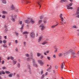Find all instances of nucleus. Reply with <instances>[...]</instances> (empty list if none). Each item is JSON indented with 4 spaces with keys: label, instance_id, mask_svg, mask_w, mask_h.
I'll list each match as a JSON object with an SVG mask.
<instances>
[{
    "label": "nucleus",
    "instance_id": "55",
    "mask_svg": "<svg viewBox=\"0 0 79 79\" xmlns=\"http://www.w3.org/2000/svg\"><path fill=\"white\" fill-rule=\"evenodd\" d=\"M58 51V50L57 49H56L54 51L55 53H56Z\"/></svg>",
    "mask_w": 79,
    "mask_h": 79
},
{
    "label": "nucleus",
    "instance_id": "39",
    "mask_svg": "<svg viewBox=\"0 0 79 79\" xmlns=\"http://www.w3.org/2000/svg\"><path fill=\"white\" fill-rule=\"evenodd\" d=\"M50 69H51V68H50V67H49V68L48 69H47V71H50Z\"/></svg>",
    "mask_w": 79,
    "mask_h": 79
},
{
    "label": "nucleus",
    "instance_id": "20",
    "mask_svg": "<svg viewBox=\"0 0 79 79\" xmlns=\"http://www.w3.org/2000/svg\"><path fill=\"white\" fill-rule=\"evenodd\" d=\"M2 14L5 15V14H7V12L3 10L2 11Z\"/></svg>",
    "mask_w": 79,
    "mask_h": 79
},
{
    "label": "nucleus",
    "instance_id": "62",
    "mask_svg": "<svg viewBox=\"0 0 79 79\" xmlns=\"http://www.w3.org/2000/svg\"><path fill=\"white\" fill-rule=\"evenodd\" d=\"M73 28H76V26L74 25L73 26Z\"/></svg>",
    "mask_w": 79,
    "mask_h": 79
},
{
    "label": "nucleus",
    "instance_id": "2",
    "mask_svg": "<svg viewBox=\"0 0 79 79\" xmlns=\"http://www.w3.org/2000/svg\"><path fill=\"white\" fill-rule=\"evenodd\" d=\"M40 27L41 31H44L45 29V25L44 24L40 25Z\"/></svg>",
    "mask_w": 79,
    "mask_h": 79
},
{
    "label": "nucleus",
    "instance_id": "52",
    "mask_svg": "<svg viewBox=\"0 0 79 79\" xmlns=\"http://www.w3.org/2000/svg\"><path fill=\"white\" fill-rule=\"evenodd\" d=\"M2 69H6V67H2Z\"/></svg>",
    "mask_w": 79,
    "mask_h": 79
},
{
    "label": "nucleus",
    "instance_id": "31",
    "mask_svg": "<svg viewBox=\"0 0 79 79\" xmlns=\"http://www.w3.org/2000/svg\"><path fill=\"white\" fill-rule=\"evenodd\" d=\"M63 56V54L62 53H59V57H61V56Z\"/></svg>",
    "mask_w": 79,
    "mask_h": 79
},
{
    "label": "nucleus",
    "instance_id": "41",
    "mask_svg": "<svg viewBox=\"0 0 79 79\" xmlns=\"http://www.w3.org/2000/svg\"><path fill=\"white\" fill-rule=\"evenodd\" d=\"M44 18V16H41L40 17V19H42Z\"/></svg>",
    "mask_w": 79,
    "mask_h": 79
},
{
    "label": "nucleus",
    "instance_id": "25",
    "mask_svg": "<svg viewBox=\"0 0 79 79\" xmlns=\"http://www.w3.org/2000/svg\"><path fill=\"white\" fill-rule=\"evenodd\" d=\"M32 63H33H33H35V59L32 58Z\"/></svg>",
    "mask_w": 79,
    "mask_h": 79
},
{
    "label": "nucleus",
    "instance_id": "1",
    "mask_svg": "<svg viewBox=\"0 0 79 79\" xmlns=\"http://www.w3.org/2000/svg\"><path fill=\"white\" fill-rule=\"evenodd\" d=\"M74 49H73V50L72 49H70L67 52L64 53V55H66V54H68V53H71V52H72V54H75V53H76L75 52H74Z\"/></svg>",
    "mask_w": 79,
    "mask_h": 79
},
{
    "label": "nucleus",
    "instance_id": "64",
    "mask_svg": "<svg viewBox=\"0 0 79 79\" xmlns=\"http://www.w3.org/2000/svg\"><path fill=\"white\" fill-rule=\"evenodd\" d=\"M76 18H79V15L76 16Z\"/></svg>",
    "mask_w": 79,
    "mask_h": 79
},
{
    "label": "nucleus",
    "instance_id": "51",
    "mask_svg": "<svg viewBox=\"0 0 79 79\" xmlns=\"http://www.w3.org/2000/svg\"><path fill=\"white\" fill-rule=\"evenodd\" d=\"M44 58V56L43 55L41 56H40L41 59H42V58Z\"/></svg>",
    "mask_w": 79,
    "mask_h": 79
},
{
    "label": "nucleus",
    "instance_id": "3",
    "mask_svg": "<svg viewBox=\"0 0 79 79\" xmlns=\"http://www.w3.org/2000/svg\"><path fill=\"white\" fill-rule=\"evenodd\" d=\"M38 63L40 64L41 66H43L44 64V63L43 62L42 60H38Z\"/></svg>",
    "mask_w": 79,
    "mask_h": 79
},
{
    "label": "nucleus",
    "instance_id": "49",
    "mask_svg": "<svg viewBox=\"0 0 79 79\" xmlns=\"http://www.w3.org/2000/svg\"><path fill=\"white\" fill-rule=\"evenodd\" d=\"M55 68L56 69H58V66L56 65L55 67Z\"/></svg>",
    "mask_w": 79,
    "mask_h": 79
},
{
    "label": "nucleus",
    "instance_id": "23",
    "mask_svg": "<svg viewBox=\"0 0 79 79\" xmlns=\"http://www.w3.org/2000/svg\"><path fill=\"white\" fill-rule=\"evenodd\" d=\"M5 73L7 74H10V73H11L9 71H5Z\"/></svg>",
    "mask_w": 79,
    "mask_h": 79
},
{
    "label": "nucleus",
    "instance_id": "48",
    "mask_svg": "<svg viewBox=\"0 0 79 79\" xmlns=\"http://www.w3.org/2000/svg\"><path fill=\"white\" fill-rule=\"evenodd\" d=\"M15 44H18V40H15Z\"/></svg>",
    "mask_w": 79,
    "mask_h": 79
},
{
    "label": "nucleus",
    "instance_id": "36",
    "mask_svg": "<svg viewBox=\"0 0 79 79\" xmlns=\"http://www.w3.org/2000/svg\"><path fill=\"white\" fill-rule=\"evenodd\" d=\"M3 47L5 48H6V47H7V45H6V44H5L3 45Z\"/></svg>",
    "mask_w": 79,
    "mask_h": 79
},
{
    "label": "nucleus",
    "instance_id": "60",
    "mask_svg": "<svg viewBox=\"0 0 79 79\" xmlns=\"http://www.w3.org/2000/svg\"><path fill=\"white\" fill-rule=\"evenodd\" d=\"M16 76H17V77H19V74H17L16 75Z\"/></svg>",
    "mask_w": 79,
    "mask_h": 79
},
{
    "label": "nucleus",
    "instance_id": "58",
    "mask_svg": "<svg viewBox=\"0 0 79 79\" xmlns=\"http://www.w3.org/2000/svg\"><path fill=\"white\" fill-rule=\"evenodd\" d=\"M15 34H16V35L17 36H18V33L17 32H16V33H15Z\"/></svg>",
    "mask_w": 79,
    "mask_h": 79
},
{
    "label": "nucleus",
    "instance_id": "47",
    "mask_svg": "<svg viewBox=\"0 0 79 79\" xmlns=\"http://www.w3.org/2000/svg\"><path fill=\"white\" fill-rule=\"evenodd\" d=\"M53 57L54 58H56V54L54 55L53 56Z\"/></svg>",
    "mask_w": 79,
    "mask_h": 79
},
{
    "label": "nucleus",
    "instance_id": "8",
    "mask_svg": "<svg viewBox=\"0 0 79 79\" xmlns=\"http://www.w3.org/2000/svg\"><path fill=\"white\" fill-rule=\"evenodd\" d=\"M60 18L61 19V21H64V19L63 17V14H60Z\"/></svg>",
    "mask_w": 79,
    "mask_h": 79
},
{
    "label": "nucleus",
    "instance_id": "38",
    "mask_svg": "<svg viewBox=\"0 0 79 79\" xmlns=\"http://www.w3.org/2000/svg\"><path fill=\"white\" fill-rule=\"evenodd\" d=\"M6 17V16H5V15H3L2 16V18L3 19H5V18Z\"/></svg>",
    "mask_w": 79,
    "mask_h": 79
},
{
    "label": "nucleus",
    "instance_id": "18",
    "mask_svg": "<svg viewBox=\"0 0 79 79\" xmlns=\"http://www.w3.org/2000/svg\"><path fill=\"white\" fill-rule=\"evenodd\" d=\"M12 63H13V64L14 65H15V64H16V63H17V61L13 60H12Z\"/></svg>",
    "mask_w": 79,
    "mask_h": 79
},
{
    "label": "nucleus",
    "instance_id": "34",
    "mask_svg": "<svg viewBox=\"0 0 79 79\" xmlns=\"http://www.w3.org/2000/svg\"><path fill=\"white\" fill-rule=\"evenodd\" d=\"M10 59L12 60H14V57L12 56H10Z\"/></svg>",
    "mask_w": 79,
    "mask_h": 79
},
{
    "label": "nucleus",
    "instance_id": "59",
    "mask_svg": "<svg viewBox=\"0 0 79 79\" xmlns=\"http://www.w3.org/2000/svg\"><path fill=\"white\" fill-rule=\"evenodd\" d=\"M60 23H61V25L63 24V21H61Z\"/></svg>",
    "mask_w": 79,
    "mask_h": 79
},
{
    "label": "nucleus",
    "instance_id": "61",
    "mask_svg": "<svg viewBox=\"0 0 79 79\" xmlns=\"http://www.w3.org/2000/svg\"><path fill=\"white\" fill-rule=\"evenodd\" d=\"M4 38L5 39H7V38L6 37V36H4Z\"/></svg>",
    "mask_w": 79,
    "mask_h": 79
},
{
    "label": "nucleus",
    "instance_id": "14",
    "mask_svg": "<svg viewBox=\"0 0 79 79\" xmlns=\"http://www.w3.org/2000/svg\"><path fill=\"white\" fill-rule=\"evenodd\" d=\"M67 8L68 10H69L70 9H73V7H70L69 6V5H67Z\"/></svg>",
    "mask_w": 79,
    "mask_h": 79
},
{
    "label": "nucleus",
    "instance_id": "28",
    "mask_svg": "<svg viewBox=\"0 0 79 79\" xmlns=\"http://www.w3.org/2000/svg\"><path fill=\"white\" fill-rule=\"evenodd\" d=\"M79 8H78L77 11V14L79 15Z\"/></svg>",
    "mask_w": 79,
    "mask_h": 79
},
{
    "label": "nucleus",
    "instance_id": "4",
    "mask_svg": "<svg viewBox=\"0 0 79 79\" xmlns=\"http://www.w3.org/2000/svg\"><path fill=\"white\" fill-rule=\"evenodd\" d=\"M21 2L22 3H25L27 4L28 3H31L30 2L27 1V0H21Z\"/></svg>",
    "mask_w": 79,
    "mask_h": 79
},
{
    "label": "nucleus",
    "instance_id": "13",
    "mask_svg": "<svg viewBox=\"0 0 79 79\" xmlns=\"http://www.w3.org/2000/svg\"><path fill=\"white\" fill-rule=\"evenodd\" d=\"M33 66H35V67H36V68H37V67H38V65L35 63L33 64Z\"/></svg>",
    "mask_w": 79,
    "mask_h": 79
},
{
    "label": "nucleus",
    "instance_id": "53",
    "mask_svg": "<svg viewBox=\"0 0 79 79\" xmlns=\"http://www.w3.org/2000/svg\"><path fill=\"white\" fill-rule=\"evenodd\" d=\"M46 52L47 53H50V51H47Z\"/></svg>",
    "mask_w": 79,
    "mask_h": 79
},
{
    "label": "nucleus",
    "instance_id": "43",
    "mask_svg": "<svg viewBox=\"0 0 79 79\" xmlns=\"http://www.w3.org/2000/svg\"><path fill=\"white\" fill-rule=\"evenodd\" d=\"M3 44H6V40H4L3 41Z\"/></svg>",
    "mask_w": 79,
    "mask_h": 79
},
{
    "label": "nucleus",
    "instance_id": "45",
    "mask_svg": "<svg viewBox=\"0 0 79 79\" xmlns=\"http://www.w3.org/2000/svg\"><path fill=\"white\" fill-rule=\"evenodd\" d=\"M1 73L2 74H5V73L3 71H1Z\"/></svg>",
    "mask_w": 79,
    "mask_h": 79
},
{
    "label": "nucleus",
    "instance_id": "56",
    "mask_svg": "<svg viewBox=\"0 0 79 79\" xmlns=\"http://www.w3.org/2000/svg\"><path fill=\"white\" fill-rule=\"evenodd\" d=\"M44 23H45V24L47 23V21L46 20H44Z\"/></svg>",
    "mask_w": 79,
    "mask_h": 79
},
{
    "label": "nucleus",
    "instance_id": "21",
    "mask_svg": "<svg viewBox=\"0 0 79 79\" xmlns=\"http://www.w3.org/2000/svg\"><path fill=\"white\" fill-rule=\"evenodd\" d=\"M23 34H28L29 32L27 31H24L23 32Z\"/></svg>",
    "mask_w": 79,
    "mask_h": 79
},
{
    "label": "nucleus",
    "instance_id": "27",
    "mask_svg": "<svg viewBox=\"0 0 79 79\" xmlns=\"http://www.w3.org/2000/svg\"><path fill=\"white\" fill-rule=\"evenodd\" d=\"M24 27V24H22V27L20 28V30L22 31L23 29V28Z\"/></svg>",
    "mask_w": 79,
    "mask_h": 79
},
{
    "label": "nucleus",
    "instance_id": "32",
    "mask_svg": "<svg viewBox=\"0 0 79 79\" xmlns=\"http://www.w3.org/2000/svg\"><path fill=\"white\" fill-rule=\"evenodd\" d=\"M11 20L12 21V22H15V19L13 18H12Z\"/></svg>",
    "mask_w": 79,
    "mask_h": 79
},
{
    "label": "nucleus",
    "instance_id": "26",
    "mask_svg": "<svg viewBox=\"0 0 79 79\" xmlns=\"http://www.w3.org/2000/svg\"><path fill=\"white\" fill-rule=\"evenodd\" d=\"M30 22H31V23H32V24H34V23H35V21L34 20H33L32 19H31L30 21Z\"/></svg>",
    "mask_w": 79,
    "mask_h": 79
},
{
    "label": "nucleus",
    "instance_id": "9",
    "mask_svg": "<svg viewBox=\"0 0 79 79\" xmlns=\"http://www.w3.org/2000/svg\"><path fill=\"white\" fill-rule=\"evenodd\" d=\"M10 9L12 10H14L15 9V7H14V5L13 4H11L10 6Z\"/></svg>",
    "mask_w": 79,
    "mask_h": 79
},
{
    "label": "nucleus",
    "instance_id": "24",
    "mask_svg": "<svg viewBox=\"0 0 79 79\" xmlns=\"http://www.w3.org/2000/svg\"><path fill=\"white\" fill-rule=\"evenodd\" d=\"M27 60L28 61H29L31 60V58L28 57L27 59Z\"/></svg>",
    "mask_w": 79,
    "mask_h": 79
},
{
    "label": "nucleus",
    "instance_id": "22",
    "mask_svg": "<svg viewBox=\"0 0 79 79\" xmlns=\"http://www.w3.org/2000/svg\"><path fill=\"white\" fill-rule=\"evenodd\" d=\"M45 75L44 74H43L41 78V79H44V77H45Z\"/></svg>",
    "mask_w": 79,
    "mask_h": 79
},
{
    "label": "nucleus",
    "instance_id": "42",
    "mask_svg": "<svg viewBox=\"0 0 79 79\" xmlns=\"http://www.w3.org/2000/svg\"><path fill=\"white\" fill-rule=\"evenodd\" d=\"M23 45L24 46H26V42L25 41L23 42Z\"/></svg>",
    "mask_w": 79,
    "mask_h": 79
},
{
    "label": "nucleus",
    "instance_id": "63",
    "mask_svg": "<svg viewBox=\"0 0 79 79\" xmlns=\"http://www.w3.org/2000/svg\"><path fill=\"white\" fill-rule=\"evenodd\" d=\"M15 50L16 52H18V48L15 49Z\"/></svg>",
    "mask_w": 79,
    "mask_h": 79
},
{
    "label": "nucleus",
    "instance_id": "6",
    "mask_svg": "<svg viewBox=\"0 0 79 79\" xmlns=\"http://www.w3.org/2000/svg\"><path fill=\"white\" fill-rule=\"evenodd\" d=\"M30 36L31 38H34L35 37V33L32 32L31 33Z\"/></svg>",
    "mask_w": 79,
    "mask_h": 79
},
{
    "label": "nucleus",
    "instance_id": "46",
    "mask_svg": "<svg viewBox=\"0 0 79 79\" xmlns=\"http://www.w3.org/2000/svg\"><path fill=\"white\" fill-rule=\"evenodd\" d=\"M43 73H44V70H42L41 71V72L40 74H41V75H42V74H43Z\"/></svg>",
    "mask_w": 79,
    "mask_h": 79
},
{
    "label": "nucleus",
    "instance_id": "33",
    "mask_svg": "<svg viewBox=\"0 0 79 79\" xmlns=\"http://www.w3.org/2000/svg\"><path fill=\"white\" fill-rule=\"evenodd\" d=\"M8 31V28H6L4 30V32L6 33V31Z\"/></svg>",
    "mask_w": 79,
    "mask_h": 79
},
{
    "label": "nucleus",
    "instance_id": "5",
    "mask_svg": "<svg viewBox=\"0 0 79 79\" xmlns=\"http://www.w3.org/2000/svg\"><path fill=\"white\" fill-rule=\"evenodd\" d=\"M64 62H63L61 65V66H60V69L61 70H63V69H64Z\"/></svg>",
    "mask_w": 79,
    "mask_h": 79
},
{
    "label": "nucleus",
    "instance_id": "50",
    "mask_svg": "<svg viewBox=\"0 0 79 79\" xmlns=\"http://www.w3.org/2000/svg\"><path fill=\"white\" fill-rule=\"evenodd\" d=\"M47 58L48 60H50V57L48 56Z\"/></svg>",
    "mask_w": 79,
    "mask_h": 79
},
{
    "label": "nucleus",
    "instance_id": "54",
    "mask_svg": "<svg viewBox=\"0 0 79 79\" xmlns=\"http://www.w3.org/2000/svg\"><path fill=\"white\" fill-rule=\"evenodd\" d=\"M60 2L61 3H63V2H64V1H63V0H61V1H60Z\"/></svg>",
    "mask_w": 79,
    "mask_h": 79
},
{
    "label": "nucleus",
    "instance_id": "44",
    "mask_svg": "<svg viewBox=\"0 0 79 79\" xmlns=\"http://www.w3.org/2000/svg\"><path fill=\"white\" fill-rule=\"evenodd\" d=\"M17 67H18V68H20V64H17Z\"/></svg>",
    "mask_w": 79,
    "mask_h": 79
},
{
    "label": "nucleus",
    "instance_id": "37",
    "mask_svg": "<svg viewBox=\"0 0 79 79\" xmlns=\"http://www.w3.org/2000/svg\"><path fill=\"white\" fill-rule=\"evenodd\" d=\"M67 5H69V6H72V5H73V3H70V4H69Z\"/></svg>",
    "mask_w": 79,
    "mask_h": 79
},
{
    "label": "nucleus",
    "instance_id": "29",
    "mask_svg": "<svg viewBox=\"0 0 79 79\" xmlns=\"http://www.w3.org/2000/svg\"><path fill=\"white\" fill-rule=\"evenodd\" d=\"M25 56H27V57H29L30 55L29 54H28V53H27L25 54Z\"/></svg>",
    "mask_w": 79,
    "mask_h": 79
},
{
    "label": "nucleus",
    "instance_id": "11",
    "mask_svg": "<svg viewBox=\"0 0 79 79\" xmlns=\"http://www.w3.org/2000/svg\"><path fill=\"white\" fill-rule=\"evenodd\" d=\"M59 24L57 23V24H56V25H52L51 26V28H52V29H53V28H54V27H56V26H58V25Z\"/></svg>",
    "mask_w": 79,
    "mask_h": 79
},
{
    "label": "nucleus",
    "instance_id": "19",
    "mask_svg": "<svg viewBox=\"0 0 79 79\" xmlns=\"http://www.w3.org/2000/svg\"><path fill=\"white\" fill-rule=\"evenodd\" d=\"M2 3L6 4V1L5 0H1Z\"/></svg>",
    "mask_w": 79,
    "mask_h": 79
},
{
    "label": "nucleus",
    "instance_id": "35",
    "mask_svg": "<svg viewBox=\"0 0 79 79\" xmlns=\"http://www.w3.org/2000/svg\"><path fill=\"white\" fill-rule=\"evenodd\" d=\"M42 20H40L39 21V23L40 24V23H42Z\"/></svg>",
    "mask_w": 79,
    "mask_h": 79
},
{
    "label": "nucleus",
    "instance_id": "30",
    "mask_svg": "<svg viewBox=\"0 0 79 79\" xmlns=\"http://www.w3.org/2000/svg\"><path fill=\"white\" fill-rule=\"evenodd\" d=\"M41 54H40V53H37V56H38V57H39V56H41Z\"/></svg>",
    "mask_w": 79,
    "mask_h": 79
},
{
    "label": "nucleus",
    "instance_id": "15",
    "mask_svg": "<svg viewBox=\"0 0 79 79\" xmlns=\"http://www.w3.org/2000/svg\"><path fill=\"white\" fill-rule=\"evenodd\" d=\"M42 36L40 37L38 40V42H40L41 41V40H42Z\"/></svg>",
    "mask_w": 79,
    "mask_h": 79
},
{
    "label": "nucleus",
    "instance_id": "10",
    "mask_svg": "<svg viewBox=\"0 0 79 79\" xmlns=\"http://www.w3.org/2000/svg\"><path fill=\"white\" fill-rule=\"evenodd\" d=\"M37 3L39 5H41V3H42V0H38Z\"/></svg>",
    "mask_w": 79,
    "mask_h": 79
},
{
    "label": "nucleus",
    "instance_id": "40",
    "mask_svg": "<svg viewBox=\"0 0 79 79\" xmlns=\"http://www.w3.org/2000/svg\"><path fill=\"white\" fill-rule=\"evenodd\" d=\"M54 48H55V49H58V48H57V47H56V46H54Z\"/></svg>",
    "mask_w": 79,
    "mask_h": 79
},
{
    "label": "nucleus",
    "instance_id": "57",
    "mask_svg": "<svg viewBox=\"0 0 79 79\" xmlns=\"http://www.w3.org/2000/svg\"><path fill=\"white\" fill-rule=\"evenodd\" d=\"M18 11H19V9H16L15 11L16 12H18Z\"/></svg>",
    "mask_w": 79,
    "mask_h": 79
},
{
    "label": "nucleus",
    "instance_id": "7",
    "mask_svg": "<svg viewBox=\"0 0 79 79\" xmlns=\"http://www.w3.org/2000/svg\"><path fill=\"white\" fill-rule=\"evenodd\" d=\"M27 66L28 68L29 69L30 74H31V73H32L31 72V65H30L28 64L27 65Z\"/></svg>",
    "mask_w": 79,
    "mask_h": 79
},
{
    "label": "nucleus",
    "instance_id": "16",
    "mask_svg": "<svg viewBox=\"0 0 79 79\" xmlns=\"http://www.w3.org/2000/svg\"><path fill=\"white\" fill-rule=\"evenodd\" d=\"M30 20H25V23H27V24H28V23H30Z\"/></svg>",
    "mask_w": 79,
    "mask_h": 79
},
{
    "label": "nucleus",
    "instance_id": "12",
    "mask_svg": "<svg viewBox=\"0 0 79 79\" xmlns=\"http://www.w3.org/2000/svg\"><path fill=\"white\" fill-rule=\"evenodd\" d=\"M13 73H10L8 75V76L9 77H13Z\"/></svg>",
    "mask_w": 79,
    "mask_h": 79
},
{
    "label": "nucleus",
    "instance_id": "17",
    "mask_svg": "<svg viewBox=\"0 0 79 79\" xmlns=\"http://www.w3.org/2000/svg\"><path fill=\"white\" fill-rule=\"evenodd\" d=\"M48 44V43L47 41H44L42 43V44L43 45H45V44Z\"/></svg>",
    "mask_w": 79,
    "mask_h": 79
}]
</instances>
